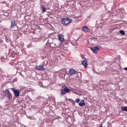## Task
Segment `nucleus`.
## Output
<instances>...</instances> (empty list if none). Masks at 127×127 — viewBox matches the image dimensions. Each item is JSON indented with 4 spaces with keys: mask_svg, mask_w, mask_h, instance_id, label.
I'll return each instance as SVG.
<instances>
[{
    "mask_svg": "<svg viewBox=\"0 0 127 127\" xmlns=\"http://www.w3.org/2000/svg\"><path fill=\"white\" fill-rule=\"evenodd\" d=\"M61 21L63 24L66 25L69 24L71 22L72 20L67 18H64L61 19Z\"/></svg>",
    "mask_w": 127,
    "mask_h": 127,
    "instance_id": "1",
    "label": "nucleus"
},
{
    "mask_svg": "<svg viewBox=\"0 0 127 127\" xmlns=\"http://www.w3.org/2000/svg\"><path fill=\"white\" fill-rule=\"evenodd\" d=\"M5 95L9 99L12 98V95L9 91L7 89H6L3 91Z\"/></svg>",
    "mask_w": 127,
    "mask_h": 127,
    "instance_id": "2",
    "label": "nucleus"
},
{
    "mask_svg": "<svg viewBox=\"0 0 127 127\" xmlns=\"http://www.w3.org/2000/svg\"><path fill=\"white\" fill-rule=\"evenodd\" d=\"M90 48L94 53L95 54L97 53L98 50H100V48L99 46H96L93 47H90Z\"/></svg>",
    "mask_w": 127,
    "mask_h": 127,
    "instance_id": "3",
    "label": "nucleus"
},
{
    "mask_svg": "<svg viewBox=\"0 0 127 127\" xmlns=\"http://www.w3.org/2000/svg\"><path fill=\"white\" fill-rule=\"evenodd\" d=\"M12 89L14 94L15 95V96L16 97H18L20 95L19 91L17 90L16 89L14 88H12Z\"/></svg>",
    "mask_w": 127,
    "mask_h": 127,
    "instance_id": "4",
    "label": "nucleus"
},
{
    "mask_svg": "<svg viewBox=\"0 0 127 127\" xmlns=\"http://www.w3.org/2000/svg\"><path fill=\"white\" fill-rule=\"evenodd\" d=\"M36 69L37 70H44L45 68L43 67V65H41L37 66L35 67Z\"/></svg>",
    "mask_w": 127,
    "mask_h": 127,
    "instance_id": "5",
    "label": "nucleus"
},
{
    "mask_svg": "<svg viewBox=\"0 0 127 127\" xmlns=\"http://www.w3.org/2000/svg\"><path fill=\"white\" fill-rule=\"evenodd\" d=\"M11 24L10 26V29H13L16 26V25L15 24V22L14 20H11Z\"/></svg>",
    "mask_w": 127,
    "mask_h": 127,
    "instance_id": "6",
    "label": "nucleus"
},
{
    "mask_svg": "<svg viewBox=\"0 0 127 127\" xmlns=\"http://www.w3.org/2000/svg\"><path fill=\"white\" fill-rule=\"evenodd\" d=\"M58 37L59 39L61 41H63L64 40V36L62 34H60Z\"/></svg>",
    "mask_w": 127,
    "mask_h": 127,
    "instance_id": "7",
    "label": "nucleus"
},
{
    "mask_svg": "<svg viewBox=\"0 0 127 127\" xmlns=\"http://www.w3.org/2000/svg\"><path fill=\"white\" fill-rule=\"evenodd\" d=\"M82 30L84 32H88L89 29L87 27L84 26L83 27Z\"/></svg>",
    "mask_w": 127,
    "mask_h": 127,
    "instance_id": "8",
    "label": "nucleus"
},
{
    "mask_svg": "<svg viewBox=\"0 0 127 127\" xmlns=\"http://www.w3.org/2000/svg\"><path fill=\"white\" fill-rule=\"evenodd\" d=\"M79 106H82L85 105V103L84 102V101L83 100H81L80 101L79 103Z\"/></svg>",
    "mask_w": 127,
    "mask_h": 127,
    "instance_id": "9",
    "label": "nucleus"
},
{
    "mask_svg": "<svg viewBox=\"0 0 127 127\" xmlns=\"http://www.w3.org/2000/svg\"><path fill=\"white\" fill-rule=\"evenodd\" d=\"M87 61L86 60H83L82 62V64L84 65L85 67H87V64L86 63Z\"/></svg>",
    "mask_w": 127,
    "mask_h": 127,
    "instance_id": "10",
    "label": "nucleus"
},
{
    "mask_svg": "<svg viewBox=\"0 0 127 127\" xmlns=\"http://www.w3.org/2000/svg\"><path fill=\"white\" fill-rule=\"evenodd\" d=\"M69 72L70 74H74L75 73V70L73 69H71L69 70Z\"/></svg>",
    "mask_w": 127,
    "mask_h": 127,
    "instance_id": "11",
    "label": "nucleus"
},
{
    "mask_svg": "<svg viewBox=\"0 0 127 127\" xmlns=\"http://www.w3.org/2000/svg\"><path fill=\"white\" fill-rule=\"evenodd\" d=\"M50 46L52 47L56 48L58 47L57 46V44L56 45V44L55 43L54 44V43H50Z\"/></svg>",
    "mask_w": 127,
    "mask_h": 127,
    "instance_id": "12",
    "label": "nucleus"
},
{
    "mask_svg": "<svg viewBox=\"0 0 127 127\" xmlns=\"http://www.w3.org/2000/svg\"><path fill=\"white\" fill-rule=\"evenodd\" d=\"M41 7L42 8V11L43 12H45L46 11V8H45L44 6L42 5L41 3L40 4Z\"/></svg>",
    "mask_w": 127,
    "mask_h": 127,
    "instance_id": "13",
    "label": "nucleus"
},
{
    "mask_svg": "<svg viewBox=\"0 0 127 127\" xmlns=\"http://www.w3.org/2000/svg\"><path fill=\"white\" fill-rule=\"evenodd\" d=\"M64 92H65L66 93H67L68 92H69L70 91V90L69 89L67 88H64Z\"/></svg>",
    "mask_w": 127,
    "mask_h": 127,
    "instance_id": "14",
    "label": "nucleus"
},
{
    "mask_svg": "<svg viewBox=\"0 0 127 127\" xmlns=\"http://www.w3.org/2000/svg\"><path fill=\"white\" fill-rule=\"evenodd\" d=\"M122 110L123 111H127V107L125 106L124 107H122Z\"/></svg>",
    "mask_w": 127,
    "mask_h": 127,
    "instance_id": "15",
    "label": "nucleus"
},
{
    "mask_svg": "<svg viewBox=\"0 0 127 127\" xmlns=\"http://www.w3.org/2000/svg\"><path fill=\"white\" fill-rule=\"evenodd\" d=\"M109 14L108 13H107L106 14V15L104 16V18L105 19H108L109 18Z\"/></svg>",
    "mask_w": 127,
    "mask_h": 127,
    "instance_id": "16",
    "label": "nucleus"
},
{
    "mask_svg": "<svg viewBox=\"0 0 127 127\" xmlns=\"http://www.w3.org/2000/svg\"><path fill=\"white\" fill-rule=\"evenodd\" d=\"M119 32L123 35H125V34L123 30L120 31Z\"/></svg>",
    "mask_w": 127,
    "mask_h": 127,
    "instance_id": "17",
    "label": "nucleus"
},
{
    "mask_svg": "<svg viewBox=\"0 0 127 127\" xmlns=\"http://www.w3.org/2000/svg\"><path fill=\"white\" fill-rule=\"evenodd\" d=\"M65 92H64V90H63V89H62L61 90V95H64L65 94Z\"/></svg>",
    "mask_w": 127,
    "mask_h": 127,
    "instance_id": "18",
    "label": "nucleus"
},
{
    "mask_svg": "<svg viewBox=\"0 0 127 127\" xmlns=\"http://www.w3.org/2000/svg\"><path fill=\"white\" fill-rule=\"evenodd\" d=\"M80 99L78 98L77 99L75 100V101L77 103H78L79 102Z\"/></svg>",
    "mask_w": 127,
    "mask_h": 127,
    "instance_id": "19",
    "label": "nucleus"
},
{
    "mask_svg": "<svg viewBox=\"0 0 127 127\" xmlns=\"http://www.w3.org/2000/svg\"><path fill=\"white\" fill-rule=\"evenodd\" d=\"M124 69L125 70H127V67H125L124 68Z\"/></svg>",
    "mask_w": 127,
    "mask_h": 127,
    "instance_id": "20",
    "label": "nucleus"
},
{
    "mask_svg": "<svg viewBox=\"0 0 127 127\" xmlns=\"http://www.w3.org/2000/svg\"><path fill=\"white\" fill-rule=\"evenodd\" d=\"M96 39V38H92V40H94V41H95V40L94 39Z\"/></svg>",
    "mask_w": 127,
    "mask_h": 127,
    "instance_id": "21",
    "label": "nucleus"
},
{
    "mask_svg": "<svg viewBox=\"0 0 127 127\" xmlns=\"http://www.w3.org/2000/svg\"><path fill=\"white\" fill-rule=\"evenodd\" d=\"M102 125L101 124V125L99 127H102Z\"/></svg>",
    "mask_w": 127,
    "mask_h": 127,
    "instance_id": "22",
    "label": "nucleus"
},
{
    "mask_svg": "<svg viewBox=\"0 0 127 127\" xmlns=\"http://www.w3.org/2000/svg\"><path fill=\"white\" fill-rule=\"evenodd\" d=\"M91 17V15H90L88 17V18H90Z\"/></svg>",
    "mask_w": 127,
    "mask_h": 127,
    "instance_id": "23",
    "label": "nucleus"
}]
</instances>
